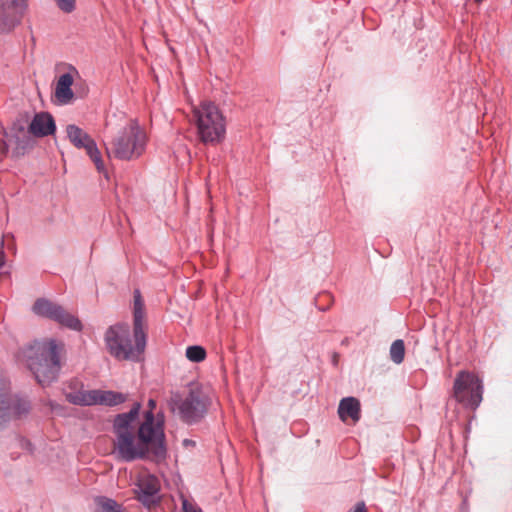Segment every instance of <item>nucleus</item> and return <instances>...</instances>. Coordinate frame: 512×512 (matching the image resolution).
Listing matches in <instances>:
<instances>
[{"label":"nucleus","mask_w":512,"mask_h":512,"mask_svg":"<svg viewBox=\"0 0 512 512\" xmlns=\"http://www.w3.org/2000/svg\"><path fill=\"white\" fill-rule=\"evenodd\" d=\"M156 401L149 399L148 410L139 420L141 404L134 403L125 413L118 414L113 421V452L121 460L152 458L161 460L166 455L164 415L154 413Z\"/></svg>","instance_id":"obj_1"},{"label":"nucleus","mask_w":512,"mask_h":512,"mask_svg":"<svg viewBox=\"0 0 512 512\" xmlns=\"http://www.w3.org/2000/svg\"><path fill=\"white\" fill-rule=\"evenodd\" d=\"M105 345L111 356L120 361H139L147 343L146 330L133 326V337L127 323L110 326L104 335Z\"/></svg>","instance_id":"obj_2"},{"label":"nucleus","mask_w":512,"mask_h":512,"mask_svg":"<svg viewBox=\"0 0 512 512\" xmlns=\"http://www.w3.org/2000/svg\"><path fill=\"white\" fill-rule=\"evenodd\" d=\"M63 344L54 339L37 341L26 351L27 365L37 382L47 386L57 379Z\"/></svg>","instance_id":"obj_3"},{"label":"nucleus","mask_w":512,"mask_h":512,"mask_svg":"<svg viewBox=\"0 0 512 512\" xmlns=\"http://www.w3.org/2000/svg\"><path fill=\"white\" fill-rule=\"evenodd\" d=\"M147 144L146 130L131 119L105 145L106 154L110 159L134 161L144 155Z\"/></svg>","instance_id":"obj_4"},{"label":"nucleus","mask_w":512,"mask_h":512,"mask_svg":"<svg viewBox=\"0 0 512 512\" xmlns=\"http://www.w3.org/2000/svg\"><path fill=\"white\" fill-rule=\"evenodd\" d=\"M192 121L197 135L204 144H218L226 134V120L217 105L203 101L192 108Z\"/></svg>","instance_id":"obj_5"},{"label":"nucleus","mask_w":512,"mask_h":512,"mask_svg":"<svg viewBox=\"0 0 512 512\" xmlns=\"http://www.w3.org/2000/svg\"><path fill=\"white\" fill-rule=\"evenodd\" d=\"M173 413L188 423H196L204 417L207 412L209 401L199 389H191L185 397L174 395L169 401Z\"/></svg>","instance_id":"obj_6"},{"label":"nucleus","mask_w":512,"mask_h":512,"mask_svg":"<svg viewBox=\"0 0 512 512\" xmlns=\"http://www.w3.org/2000/svg\"><path fill=\"white\" fill-rule=\"evenodd\" d=\"M453 395L456 401L465 407L476 409L482 401L483 384L481 379L472 372H459L454 380Z\"/></svg>","instance_id":"obj_7"},{"label":"nucleus","mask_w":512,"mask_h":512,"mask_svg":"<svg viewBox=\"0 0 512 512\" xmlns=\"http://www.w3.org/2000/svg\"><path fill=\"white\" fill-rule=\"evenodd\" d=\"M67 400L75 405H106L116 406L127 400L126 395L120 392L114 391H102V390H81L66 395Z\"/></svg>","instance_id":"obj_8"},{"label":"nucleus","mask_w":512,"mask_h":512,"mask_svg":"<svg viewBox=\"0 0 512 512\" xmlns=\"http://www.w3.org/2000/svg\"><path fill=\"white\" fill-rule=\"evenodd\" d=\"M69 141L78 149H84L100 173L106 172L101 153L96 142L80 127L70 124L66 127Z\"/></svg>","instance_id":"obj_9"},{"label":"nucleus","mask_w":512,"mask_h":512,"mask_svg":"<svg viewBox=\"0 0 512 512\" xmlns=\"http://www.w3.org/2000/svg\"><path fill=\"white\" fill-rule=\"evenodd\" d=\"M28 0H0V32H9L20 24Z\"/></svg>","instance_id":"obj_10"},{"label":"nucleus","mask_w":512,"mask_h":512,"mask_svg":"<svg viewBox=\"0 0 512 512\" xmlns=\"http://www.w3.org/2000/svg\"><path fill=\"white\" fill-rule=\"evenodd\" d=\"M30 410V403L24 398L9 395L0 390V427L14 418L26 415Z\"/></svg>","instance_id":"obj_11"},{"label":"nucleus","mask_w":512,"mask_h":512,"mask_svg":"<svg viewBox=\"0 0 512 512\" xmlns=\"http://www.w3.org/2000/svg\"><path fill=\"white\" fill-rule=\"evenodd\" d=\"M135 493L138 500L147 507L158 502L160 483L157 477L147 472L139 474Z\"/></svg>","instance_id":"obj_12"},{"label":"nucleus","mask_w":512,"mask_h":512,"mask_svg":"<svg viewBox=\"0 0 512 512\" xmlns=\"http://www.w3.org/2000/svg\"><path fill=\"white\" fill-rule=\"evenodd\" d=\"M77 75L78 71L74 67H69V70L58 78L55 87V97L60 104H68L74 98L71 86L73 85L74 77Z\"/></svg>","instance_id":"obj_13"},{"label":"nucleus","mask_w":512,"mask_h":512,"mask_svg":"<svg viewBox=\"0 0 512 512\" xmlns=\"http://www.w3.org/2000/svg\"><path fill=\"white\" fill-rule=\"evenodd\" d=\"M56 125L53 117L48 113H38L29 125V132L35 137H44L55 132Z\"/></svg>","instance_id":"obj_14"},{"label":"nucleus","mask_w":512,"mask_h":512,"mask_svg":"<svg viewBox=\"0 0 512 512\" xmlns=\"http://www.w3.org/2000/svg\"><path fill=\"white\" fill-rule=\"evenodd\" d=\"M338 415L343 422H346L348 419H351L353 423L358 422L361 417L359 400L355 397L343 398L338 406Z\"/></svg>","instance_id":"obj_15"},{"label":"nucleus","mask_w":512,"mask_h":512,"mask_svg":"<svg viewBox=\"0 0 512 512\" xmlns=\"http://www.w3.org/2000/svg\"><path fill=\"white\" fill-rule=\"evenodd\" d=\"M53 321L71 330L80 331L82 329L80 320L61 305Z\"/></svg>","instance_id":"obj_16"},{"label":"nucleus","mask_w":512,"mask_h":512,"mask_svg":"<svg viewBox=\"0 0 512 512\" xmlns=\"http://www.w3.org/2000/svg\"><path fill=\"white\" fill-rule=\"evenodd\" d=\"M59 304L47 299H38L33 305V312L41 317L54 320L59 308Z\"/></svg>","instance_id":"obj_17"},{"label":"nucleus","mask_w":512,"mask_h":512,"mask_svg":"<svg viewBox=\"0 0 512 512\" xmlns=\"http://www.w3.org/2000/svg\"><path fill=\"white\" fill-rule=\"evenodd\" d=\"M133 326L146 330L144 302L138 290L134 292Z\"/></svg>","instance_id":"obj_18"},{"label":"nucleus","mask_w":512,"mask_h":512,"mask_svg":"<svg viewBox=\"0 0 512 512\" xmlns=\"http://www.w3.org/2000/svg\"><path fill=\"white\" fill-rule=\"evenodd\" d=\"M187 359L194 363H200L206 359V350L200 345H192L186 348Z\"/></svg>","instance_id":"obj_19"},{"label":"nucleus","mask_w":512,"mask_h":512,"mask_svg":"<svg viewBox=\"0 0 512 512\" xmlns=\"http://www.w3.org/2000/svg\"><path fill=\"white\" fill-rule=\"evenodd\" d=\"M405 356V346L401 339L395 340L390 347V358L396 363L400 364L403 362Z\"/></svg>","instance_id":"obj_20"},{"label":"nucleus","mask_w":512,"mask_h":512,"mask_svg":"<svg viewBox=\"0 0 512 512\" xmlns=\"http://www.w3.org/2000/svg\"><path fill=\"white\" fill-rule=\"evenodd\" d=\"M97 503L102 512H122L121 506L113 499L101 497Z\"/></svg>","instance_id":"obj_21"},{"label":"nucleus","mask_w":512,"mask_h":512,"mask_svg":"<svg viewBox=\"0 0 512 512\" xmlns=\"http://www.w3.org/2000/svg\"><path fill=\"white\" fill-rule=\"evenodd\" d=\"M57 7L64 13H72L76 9V0H54Z\"/></svg>","instance_id":"obj_22"},{"label":"nucleus","mask_w":512,"mask_h":512,"mask_svg":"<svg viewBox=\"0 0 512 512\" xmlns=\"http://www.w3.org/2000/svg\"><path fill=\"white\" fill-rule=\"evenodd\" d=\"M182 505L184 512H203L199 507L189 503L187 500H183Z\"/></svg>","instance_id":"obj_23"},{"label":"nucleus","mask_w":512,"mask_h":512,"mask_svg":"<svg viewBox=\"0 0 512 512\" xmlns=\"http://www.w3.org/2000/svg\"><path fill=\"white\" fill-rule=\"evenodd\" d=\"M352 512H367V509H366V506H365V503L364 502H358Z\"/></svg>","instance_id":"obj_24"},{"label":"nucleus","mask_w":512,"mask_h":512,"mask_svg":"<svg viewBox=\"0 0 512 512\" xmlns=\"http://www.w3.org/2000/svg\"><path fill=\"white\" fill-rule=\"evenodd\" d=\"M0 142H1V143H0V144H1V145H0V151H1V153H2V154H6V153H7V151H8V146H9V144H8V142H7V141H4L3 139H0Z\"/></svg>","instance_id":"obj_25"},{"label":"nucleus","mask_w":512,"mask_h":512,"mask_svg":"<svg viewBox=\"0 0 512 512\" xmlns=\"http://www.w3.org/2000/svg\"><path fill=\"white\" fill-rule=\"evenodd\" d=\"M48 405L50 406L51 411H57L58 409H60V406L53 401H49Z\"/></svg>","instance_id":"obj_26"},{"label":"nucleus","mask_w":512,"mask_h":512,"mask_svg":"<svg viewBox=\"0 0 512 512\" xmlns=\"http://www.w3.org/2000/svg\"><path fill=\"white\" fill-rule=\"evenodd\" d=\"M4 262H5L4 252H3L2 248H0V267L4 264Z\"/></svg>","instance_id":"obj_27"},{"label":"nucleus","mask_w":512,"mask_h":512,"mask_svg":"<svg viewBox=\"0 0 512 512\" xmlns=\"http://www.w3.org/2000/svg\"><path fill=\"white\" fill-rule=\"evenodd\" d=\"M183 444H184L185 446L194 445V441H192V440H190V439H185V440L183 441Z\"/></svg>","instance_id":"obj_28"},{"label":"nucleus","mask_w":512,"mask_h":512,"mask_svg":"<svg viewBox=\"0 0 512 512\" xmlns=\"http://www.w3.org/2000/svg\"><path fill=\"white\" fill-rule=\"evenodd\" d=\"M475 1H476V2H478V3H480V2H482L483 0H475Z\"/></svg>","instance_id":"obj_29"}]
</instances>
